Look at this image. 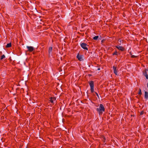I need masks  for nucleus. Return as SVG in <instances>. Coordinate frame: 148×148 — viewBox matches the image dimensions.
Returning <instances> with one entry per match:
<instances>
[{"instance_id":"1","label":"nucleus","mask_w":148,"mask_h":148,"mask_svg":"<svg viewBox=\"0 0 148 148\" xmlns=\"http://www.w3.org/2000/svg\"><path fill=\"white\" fill-rule=\"evenodd\" d=\"M105 108L102 104H100L99 108H97V110L99 114H102L103 112L105 111Z\"/></svg>"},{"instance_id":"2","label":"nucleus","mask_w":148,"mask_h":148,"mask_svg":"<svg viewBox=\"0 0 148 148\" xmlns=\"http://www.w3.org/2000/svg\"><path fill=\"white\" fill-rule=\"evenodd\" d=\"M89 85L90 87V90L92 92H94V82L92 81H91L89 83Z\"/></svg>"},{"instance_id":"3","label":"nucleus","mask_w":148,"mask_h":148,"mask_svg":"<svg viewBox=\"0 0 148 148\" xmlns=\"http://www.w3.org/2000/svg\"><path fill=\"white\" fill-rule=\"evenodd\" d=\"M81 47L83 49L88 50V48L87 47V44L85 43H83L80 45Z\"/></svg>"},{"instance_id":"4","label":"nucleus","mask_w":148,"mask_h":148,"mask_svg":"<svg viewBox=\"0 0 148 148\" xmlns=\"http://www.w3.org/2000/svg\"><path fill=\"white\" fill-rule=\"evenodd\" d=\"M26 47L28 51L30 52H32L34 50V48L32 46H27Z\"/></svg>"},{"instance_id":"5","label":"nucleus","mask_w":148,"mask_h":148,"mask_svg":"<svg viewBox=\"0 0 148 148\" xmlns=\"http://www.w3.org/2000/svg\"><path fill=\"white\" fill-rule=\"evenodd\" d=\"M113 69L114 70V73L116 75H118L117 71L116 70V67L115 66H113Z\"/></svg>"},{"instance_id":"6","label":"nucleus","mask_w":148,"mask_h":148,"mask_svg":"<svg viewBox=\"0 0 148 148\" xmlns=\"http://www.w3.org/2000/svg\"><path fill=\"white\" fill-rule=\"evenodd\" d=\"M77 58L80 61H82L83 60L82 56L78 55L77 56Z\"/></svg>"},{"instance_id":"7","label":"nucleus","mask_w":148,"mask_h":148,"mask_svg":"<svg viewBox=\"0 0 148 148\" xmlns=\"http://www.w3.org/2000/svg\"><path fill=\"white\" fill-rule=\"evenodd\" d=\"M116 47L118 49L121 51H123L124 49L123 47L121 46H116Z\"/></svg>"},{"instance_id":"8","label":"nucleus","mask_w":148,"mask_h":148,"mask_svg":"<svg viewBox=\"0 0 148 148\" xmlns=\"http://www.w3.org/2000/svg\"><path fill=\"white\" fill-rule=\"evenodd\" d=\"M56 100V99L54 97H51L50 98L49 101L50 102L52 103H54V101H55Z\"/></svg>"},{"instance_id":"9","label":"nucleus","mask_w":148,"mask_h":148,"mask_svg":"<svg viewBox=\"0 0 148 148\" xmlns=\"http://www.w3.org/2000/svg\"><path fill=\"white\" fill-rule=\"evenodd\" d=\"M145 98L146 99H148V92L147 91L145 92Z\"/></svg>"},{"instance_id":"10","label":"nucleus","mask_w":148,"mask_h":148,"mask_svg":"<svg viewBox=\"0 0 148 148\" xmlns=\"http://www.w3.org/2000/svg\"><path fill=\"white\" fill-rule=\"evenodd\" d=\"M52 47H49V50H48V52L49 53V55H50L52 51Z\"/></svg>"},{"instance_id":"11","label":"nucleus","mask_w":148,"mask_h":148,"mask_svg":"<svg viewBox=\"0 0 148 148\" xmlns=\"http://www.w3.org/2000/svg\"><path fill=\"white\" fill-rule=\"evenodd\" d=\"M11 43L8 44L6 46V47L7 48L11 47Z\"/></svg>"},{"instance_id":"12","label":"nucleus","mask_w":148,"mask_h":148,"mask_svg":"<svg viewBox=\"0 0 148 148\" xmlns=\"http://www.w3.org/2000/svg\"><path fill=\"white\" fill-rule=\"evenodd\" d=\"M98 36H96L93 38V39L95 40H96L98 38Z\"/></svg>"},{"instance_id":"13","label":"nucleus","mask_w":148,"mask_h":148,"mask_svg":"<svg viewBox=\"0 0 148 148\" xmlns=\"http://www.w3.org/2000/svg\"><path fill=\"white\" fill-rule=\"evenodd\" d=\"M5 56L4 55H2L0 58L1 60H2L5 58Z\"/></svg>"},{"instance_id":"14","label":"nucleus","mask_w":148,"mask_h":148,"mask_svg":"<svg viewBox=\"0 0 148 148\" xmlns=\"http://www.w3.org/2000/svg\"><path fill=\"white\" fill-rule=\"evenodd\" d=\"M139 95H141L142 94L141 90L140 89H139V91L138 93Z\"/></svg>"},{"instance_id":"15","label":"nucleus","mask_w":148,"mask_h":148,"mask_svg":"<svg viewBox=\"0 0 148 148\" xmlns=\"http://www.w3.org/2000/svg\"><path fill=\"white\" fill-rule=\"evenodd\" d=\"M131 57L132 58H136L137 57V56H135L134 55H132V54H131Z\"/></svg>"},{"instance_id":"16","label":"nucleus","mask_w":148,"mask_h":148,"mask_svg":"<svg viewBox=\"0 0 148 148\" xmlns=\"http://www.w3.org/2000/svg\"><path fill=\"white\" fill-rule=\"evenodd\" d=\"M145 75V76L146 79H148V75H147V74L146 73Z\"/></svg>"},{"instance_id":"17","label":"nucleus","mask_w":148,"mask_h":148,"mask_svg":"<svg viewBox=\"0 0 148 148\" xmlns=\"http://www.w3.org/2000/svg\"><path fill=\"white\" fill-rule=\"evenodd\" d=\"M113 55H118V53L117 52H115V53H113Z\"/></svg>"},{"instance_id":"18","label":"nucleus","mask_w":148,"mask_h":148,"mask_svg":"<svg viewBox=\"0 0 148 148\" xmlns=\"http://www.w3.org/2000/svg\"><path fill=\"white\" fill-rule=\"evenodd\" d=\"M95 93H96V95H97V96L98 97H99V95H98V93H97V92H95Z\"/></svg>"},{"instance_id":"19","label":"nucleus","mask_w":148,"mask_h":148,"mask_svg":"<svg viewBox=\"0 0 148 148\" xmlns=\"http://www.w3.org/2000/svg\"><path fill=\"white\" fill-rule=\"evenodd\" d=\"M119 41L120 42H121V40H119Z\"/></svg>"},{"instance_id":"20","label":"nucleus","mask_w":148,"mask_h":148,"mask_svg":"<svg viewBox=\"0 0 148 148\" xmlns=\"http://www.w3.org/2000/svg\"><path fill=\"white\" fill-rule=\"evenodd\" d=\"M98 70H100V69L99 68L98 69Z\"/></svg>"},{"instance_id":"21","label":"nucleus","mask_w":148,"mask_h":148,"mask_svg":"<svg viewBox=\"0 0 148 148\" xmlns=\"http://www.w3.org/2000/svg\"><path fill=\"white\" fill-rule=\"evenodd\" d=\"M147 87H148V83L147 84Z\"/></svg>"},{"instance_id":"22","label":"nucleus","mask_w":148,"mask_h":148,"mask_svg":"<svg viewBox=\"0 0 148 148\" xmlns=\"http://www.w3.org/2000/svg\"><path fill=\"white\" fill-rule=\"evenodd\" d=\"M142 114V112H141V114Z\"/></svg>"}]
</instances>
